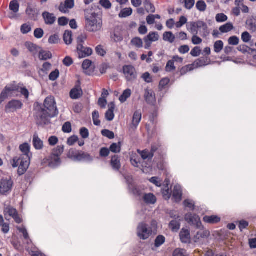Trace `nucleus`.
<instances>
[{
    "mask_svg": "<svg viewBox=\"0 0 256 256\" xmlns=\"http://www.w3.org/2000/svg\"><path fill=\"white\" fill-rule=\"evenodd\" d=\"M34 118L36 124L45 126L50 123V118L57 116L58 110L54 98L48 96L44 104L36 102L34 104Z\"/></svg>",
    "mask_w": 256,
    "mask_h": 256,
    "instance_id": "obj_1",
    "label": "nucleus"
},
{
    "mask_svg": "<svg viewBox=\"0 0 256 256\" xmlns=\"http://www.w3.org/2000/svg\"><path fill=\"white\" fill-rule=\"evenodd\" d=\"M157 222L156 220H152L151 222V226L144 222H141L138 224L136 228V234L140 240H148L153 234V232L157 231Z\"/></svg>",
    "mask_w": 256,
    "mask_h": 256,
    "instance_id": "obj_2",
    "label": "nucleus"
},
{
    "mask_svg": "<svg viewBox=\"0 0 256 256\" xmlns=\"http://www.w3.org/2000/svg\"><path fill=\"white\" fill-rule=\"evenodd\" d=\"M186 28L191 34H199L204 38L207 37L210 34L208 24L202 20L188 23Z\"/></svg>",
    "mask_w": 256,
    "mask_h": 256,
    "instance_id": "obj_3",
    "label": "nucleus"
},
{
    "mask_svg": "<svg viewBox=\"0 0 256 256\" xmlns=\"http://www.w3.org/2000/svg\"><path fill=\"white\" fill-rule=\"evenodd\" d=\"M102 26V20L98 18L95 12L92 13L88 18H86L85 29L88 32H96L101 29Z\"/></svg>",
    "mask_w": 256,
    "mask_h": 256,
    "instance_id": "obj_4",
    "label": "nucleus"
},
{
    "mask_svg": "<svg viewBox=\"0 0 256 256\" xmlns=\"http://www.w3.org/2000/svg\"><path fill=\"white\" fill-rule=\"evenodd\" d=\"M30 163V158L28 156H15L13 158L12 166L18 167V174L19 176L23 175L28 169Z\"/></svg>",
    "mask_w": 256,
    "mask_h": 256,
    "instance_id": "obj_5",
    "label": "nucleus"
},
{
    "mask_svg": "<svg viewBox=\"0 0 256 256\" xmlns=\"http://www.w3.org/2000/svg\"><path fill=\"white\" fill-rule=\"evenodd\" d=\"M64 146L63 145L58 146L53 149L48 160L49 166L52 168H56L60 166L61 160L60 157L64 152Z\"/></svg>",
    "mask_w": 256,
    "mask_h": 256,
    "instance_id": "obj_6",
    "label": "nucleus"
},
{
    "mask_svg": "<svg viewBox=\"0 0 256 256\" xmlns=\"http://www.w3.org/2000/svg\"><path fill=\"white\" fill-rule=\"evenodd\" d=\"M14 181L11 176L0 178V196H7L12 191Z\"/></svg>",
    "mask_w": 256,
    "mask_h": 256,
    "instance_id": "obj_7",
    "label": "nucleus"
},
{
    "mask_svg": "<svg viewBox=\"0 0 256 256\" xmlns=\"http://www.w3.org/2000/svg\"><path fill=\"white\" fill-rule=\"evenodd\" d=\"M123 73L127 82H133L137 78L135 68L132 65H124L122 67Z\"/></svg>",
    "mask_w": 256,
    "mask_h": 256,
    "instance_id": "obj_8",
    "label": "nucleus"
},
{
    "mask_svg": "<svg viewBox=\"0 0 256 256\" xmlns=\"http://www.w3.org/2000/svg\"><path fill=\"white\" fill-rule=\"evenodd\" d=\"M185 220L191 225L195 226L197 228H200L202 224L198 216L192 215L191 213H188L185 215Z\"/></svg>",
    "mask_w": 256,
    "mask_h": 256,
    "instance_id": "obj_9",
    "label": "nucleus"
},
{
    "mask_svg": "<svg viewBox=\"0 0 256 256\" xmlns=\"http://www.w3.org/2000/svg\"><path fill=\"white\" fill-rule=\"evenodd\" d=\"M23 106L22 102L18 100H12L8 102L5 108L6 112H14L18 110H20Z\"/></svg>",
    "mask_w": 256,
    "mask_h": 256,
    "instance_id": "obj_10",
    "label": "nucleus"
},
{
    "mask_svg": "<svg viewBox=\"0 0 256 256\" xmlns=\"http://www.w3.org/2000/svg\"><path fill=\"white\" fill-rule=\"evenodd\" d=\"M144 98L146 102L150 106H154L156 103L155 93L148 88L144 89Z\"/></svg>",
    "mask_w": 256,
    "mask_h": 256,
    "instance_id": "obj_11",
    "label": "nucleus"
},
{
    "mask_svg": "<svg viewBox=\"0 0 256 256\" xmlns=\"http://www.w3.org/2000/svg\"><path fill=\"white\" fill-rule=\"evenodd\" d=\"M4 213L5 216H6V214L12 216L16 224H19L22 222V219L20 217L17 210L14 208L10 206H8L5 208Z\"/></svg>",
    "mask_w": 256,
    "mask_h": 256,
    "instance_id": "obj_12",
    "label": "nucleus"
},
{
    "mask_svg": "<svg viewBox=\"0 0 256 256\" xmlns=\"http://www.w3.org/2000/svg\"><path fill=\"white\" fill-rule=\"evenodd\" d=\"M80 82L78 80L75 86L70 91V97L72 100L78 99L82 95L83 92L80 86Z\"/></svg>",
    "mask_w": 256,
    "mask_h": 256,
    "instance_id": "obj_13",
    "label": "nucleus"
},
{
    "mask_svg": "<svg viewBox=\"0 0 256 256\" xmlns=\"http://www.w3.org/2000/svg\"><path fill=\"white\" fill-rule=\"evenodd\" d=\"M174 219L170 222L168 224L169 228L172 232H177L180 228V218L179 216H171Z\"/></svg>",
    "mask_w": 256,
    "mask_h": 256,
    "instance_id": "obj_14",
    "label": "nucleus"
},
{
    "mask_svg": "<svg viewBox=\"0 0 256 256\" xmlns=\"http://www.w3.org/2000/svg\"><path fill=\"white\" fill-rule=\"evenodd\" d=\"M180 238L183 244H190V232L188 230L182 228L180 232Z\"/></svg>",
    "mask_w": 256,
    "mask_h": 256,
    "instance_id": "obj_15",
    "label": "nucleus"
},
{
    "mask_svg": "<svg viewBox=\"0 0 256 256\" xmlns=\"http://www.w3.org/2000/svg\"><path fill=\"white\" fill-rule=\"evenodd\" d=\"M74 6V0H66L64 4L61 2L59 6V10L63 13H66L68 10L72 8Z\"/></svg>",
    "mask_w": 256,
    "mask_h": 256,
    "instance_id": "obj_16",
    "label": "nucleus"
},
{
    "mask_svg": "<svg viewBox=\"0 0 256 256\" xmlns=\"http://www.w3.org/2000/svg\"><path fill=\"white\" fill-rule=\"evenodd\" d=\"M25 46L34 56H35L38 54V52H39L40 50L42 49L41 47L30 42H25Z\"/></svg>",
    "mask_w": 256,
    "mask_h": 256,
    "instance_id": "obj_17",
    "label": "nucleus"
},
{
    "mask_svg": "<svg viewBox=\"0 0 256 256\" xmlns=\"http://www.w3.org/2000/svg\"><path fill=\"white\" fill-rule=\"evenodd\" d=\"M182 195V191L181 186L179 184L174 186V188L172 196L174 198L176 202H178L181 201Z\"/></svg>",
    "mask_w": 256,
    "mask_h": 256,
    "instance_id": "obj_18",
    "label": "nucleus"
},
{
    "mask_svg": "<svg viewBox=\"0 0 256 256\" xmlns=\"http://www.w3.org/2000/svg\"><path fill=\"white\" fill-rule=\"evenodd\" d=\"M110 164L113 170L118 172L121 168L120 160L118 155H114L112 157Z\"/></svg>",
    "mask_w": 256,
    "mask_h": 256,
    "instance_id": "obj_19",
    "label": "nucleus"
},
{
    "mask_svg": "<svg viewBox=\"0 0 256 256\" xmlns=\"http://www.w3.org/2000/svg\"><path fill=\"white\" fill-rule=\"evenodd\" d=\"M20 150L22 152L19 156L23 157V156H28V158H31L32 154L30 152V146L27 142H24L20 146Z\"/></svg>",
    "mask_w": 256,
    "mask_h": 256,
    "instance_id": "obj_20",
    "label": "nucleus"
},
{
    "mask_svg": "<svg viewBox=\"0 0 256 256\" xmlns=\"http://www.w3.org/2000/svg\"><path fill=\"white\" fill-rule=\"evenodd\" d=\"M109 108L106 112V118L108 121H112L114 118V110L116 107L114 102H110L108 104Z\"/></svg>",
    "mask_w": 256,
    "mask_h": 256,
    "instance_id": "obj_21",
    "label": "nucleus"
},
{
    "mask_svg": "<svg viewBox=\"0 0 256 256\" xmlns=\"http://www.w3.org/2000/svg\"><path fill=\"white\" fill-rule=\"evenodd\" d=\"M77 161H84L88 162H91L94 160V158L89 154L80 151V154L76 156Z\"/></svg>",
    "mask_w": 256,
    "mask_h": 256,
    "instance_id": "obj_22",
    "label": "nucleus"
},
{
    "mask_svg": "<svg viewBox=\"0 0 256 256\" xmlns=\"http://www.w3.org/2000/svg\"><path fill=\"white\" fill-rule=\"evenodd\" d=\"M42 16L46 24H52L56 20V18L54 14L48 12H44Z\"/></svg>",
    "mask_w": 256,
    "mask_h": 256,
    "instance_id": "obj_23",
    "label": "nucleus"
},
{
    "mask_svg": "<svg viewBox=\"0 0 256 256\" xmlns=\"http://www.w3.org/2000/svg\"><path fill=\"white\" fill-rule=\"evenodd\" d=\"M142 112L140 110H136L134 114L132 120V125L136 128L142 120Z\"/></svg>",
    "mask_w": 256,
    "mask_h": 256,
    "instance_id": "obj_24",
    "label": "nucleus"
},
{
    "mask_svg": "<svg viewBox=\"0 0 256 256\" xmlns=\"http://www.w3.org/2000/svg\"><path fill=\"white\" fill-rule=\"evenodd\" d=\"M246 28L250 32H256V16H252L246 20Z\"/></svg>",
    "mask_w": 256,
    "mask_h": 256,
    "instance_id": "obj_25",
    "label": "nucleus"
},
{
    "mask_svg": "<svg viewBox=\"0 0 256 256\" xmlns=\"http://www.w3.org/2000/svg\"><path fill=\"white\" fill-rule=\"evenodd\" d=\"M32 144L36 150H40L43 148V142L39 138L37 134H34L33 136Z\"/></svg>",
    "mask_w": 256,
    "mask_h": 256,
    "instance_id": "obj_26",
    "label": "nucleus"
},
{
    "mask_svg": "<svg viewBox=\"0 0 256 256\" xmlns=\"http://www.w3.org/2000/svg\"><path fill=\"white\" fill-rule=\"evenodd\" d=\"M77 52L80 58H84L91 56L92 54V50L90 48H84L77 50Z\"/></svg>",
    "mask_w": 256,
    "mask_h": 256,
    "instance_id": "obj_27",
    "label": "nucleus"
},
{
    "mask_svg": "<svg viewBox=\"0 0 256 256\" xmlns=\"http://www.w3.org/2000/svg\"><path fill=\"white\" fill-rule=\"evenodd\" d=\"M203 220L204 222L208 224H214L219 222L220 220V218L218 216H206L204 217Z\"/></svg>",
    "mask_w": 256,
    "mask_h": 256,
    "instance_id": "obj_28",
    "label": "nucleus"
},
{
    "mask_svg": "<svg viewBox=\"0 0 256 256\" xmlns=\"http://www.w3.org/2000/svg\"><path fill=\"white\" fill-rule=\"evenodd\" d=\"M138 152L140 154L142 158L144 160H151L153 158V154L150 152V150L145 149L143 150H138Z\"/></svg>",
    "mask_w": 256,
    "mask_h": 256,
    "instance_id": "obj_29",
    "label": "nucleus"
},
{
    "mask_svg": "<svg viewBox=\"0 0 256 256\" xmlns=\"http://www.w3.org/2000/svg\"><path fill=\"white\" fill-rule=\"evenodd\" d=\"M38 58L40 60H46L52 58V54L50 51H45L42 49L39 51Z\"/></svg>",
    "mask_w": 256,
    "mask_h": 256,
    "instance_id": "obj_30",
    "label": "nucleus"
},
{
    "mask_svg": "<svg viewBox=\"0 0 256 256\" xmlns=\"http://www.w3.org/2000/svg\"><path fill=\"white\" fill-rule=\"evenodd\" d=\"M210 235V232L208 230L198 232L194 236V242H197L201 239L208 238Z\"/></svg>",
    "mask_w": 256,
    "mask_h": 256,
    "instance_id": "obj_31",
    "label": "nucleus"
},
{
    "mask_svg": "<svg viewBox=\"0 0 256 256\" xmlns=\"http://www.w3.org/2000/svg\"><path fill=\"white\" fill-rule=\"evenodd\" d=\"M5 88L10 96L14 92H18L20 90L19 85H17L15 81L12 82L9 85L6 86Z\"/></svg>",
    "mask_w": 256,
    "mask_h": 256,
    "instance_id": "obj_32",
    "label": "nucleus"
},
{
    "mask_svg": "<svg viewBox=\"0 0 256 256\" xmlns=\"http://www.w3.org/2000/svg\"><path fill=\"white\" fill-rule=\"evenodd\" d=\"M144 200L146 204H154L156 202V198L152 193L146 194L144 196Z\"/></svg>",
    "mask_w": 256,
    "mask_h": 256,
    "instance_id": "obj_33",
    "label": "nucleus"
},
{
    "mask_svg": "<svg viewBox=\"0 0 256 256\" xmlns=\"http://www.w3.org/2000/svg\"><path fill=\"white\" fill-rule=\"evenodd\" d=\"M87 36L86 34H81L78 36L77 38V47L76 50H80L84 48V41L86 40Z\"/></svg>",
    "mask_w": 256,
    "mask_h": 256,
    "instance_id": "obj_34",
    "label": "nucleus"
},
{
    "mask_svg": "<svg viewBox=\"0 0 256 256\" xmlns=\"http://www.w3.org/2000/svg\"><path fill=\"white\" fill-rule=\"evenodd\" d=\"M72 32L70 30H66L64 32L63 35V39L64 43L66 45H69L72 42Z\"/></svg>",
    "mask_w": 256,
    "mask_h": 256,
    "instance_id": "obj_35",
    "label": "nucleus"
},
{
    "mask_svg": "<svg viewBox=\"0 0 256 256\" xmlns=\"http://www.w3.org/2000/svg\"><path fill=\"white\" fill-rule=\"evenodd\" d=\"M18 230L22 234L24 238L26 240V242L28 244L32 242V240L30 238L28 230L25 226H22V228H18Z\"/></svg>",
    "mask_w": 256,
    "mask_h": 256,
    "instance_id": "obj_36",
    "label": "nucleus"
},
{
    "mask_svg": "<svg viewBox=\"0 0 256 256\" xmlns=\"http://www.w3.org/2000/svg\"><path fill=\"white\" fill-rule=\"evenodd\" d=\"M166 242V238L163 235H158L154 240V246L156 248L161 246Z\"/></svg>",
    "mask_w": 256,
    "mask_h": 256,
    "instance_id": "obj_37",
    "label": "nucleus"
},
{
    "mask_svg": "<svg viewBox=\"0 0 256 256\" xmlns=\"http://www.w3.org/2000/svg\"><path fill=\"white\" fill-rule=\"evenodd\" d=\"M175 38L174 35L171 32H166L163 34V40L171 44L174 42Z\"/></svg>",
    "mask_w": 256,
    "mask_h": 256,
    "instance_id": "obj_38",
    "label": "nucleus"
},
{
    "mask_svg": "<svg viewBox=\"0 0 256 256\" xmlns=\"http://www.w3.org/2000/svg\"><path fill=\"white\" fill-rule=\"evenodd\" d=\"M122 144L121 142H118V143H112L110 147V151L115 154L119 153L121 150Z\"/></svg>",
    "mask_w": 256,
    "mask_h": 256,
    "instance_id": "obj_39",
    "label": "nucleus"
},
{
    "mask_svg": "<svg viewBox=\"0 0 256 256\" xmlns=\"http://www.w3.org/2000/svg\"><path fill=\"white\" fill-rule=\"evenodd\" d=\"M132 10L131 8L122 9L119 13L118 16L121 18H126L132 15Z\"/></svg>",
    "mask_w": 256,
    "mask_h": 256,
    "instance_id": "obj_40",
    "label": "nucleus"
},
{
    "mask_svg": "<svg viewBox=\"0 0 256 256\" xmlns=\"http://www.w3.org/2000/svg\"><path fill=\"white\" fill-rule=\"evenodd\" d=\"M234 28V26L231 22H227L226 24L220 26L219 28L222 33H227Z\"/></svg>",
    "mask_w": 256,
    "mask_h": 256,
    "instance_id": "obj_41",
    "label": "nucleus"
},
{
    "mask_svg": "<svg viewBox=\"0 0 256 256\" xmlns=\"http://www.w3.org/2000/svg\"><path fill=\"white\" fill-rule=\"evenodd\" d=\"M132 46H136L138 48H140L143 47V42L141 38L139 37H135L132 39L130 42Z\"/></svg>",
    "mask_w": 256,
    "mask_h": 256,
    "instance_id": "obj_42",
    "label": "nucleus"
},
{
    "mask_svg": "<svg viewBox=\"0 0 256 256\" xmlns=\"http://www.w3.org/2000/svg\"><path fill=\"white\" fill-rule=\"evenodd\" d=\"M144 4L148 12L154 13L155 12V7L150 0H145Z\"/></svg>",
    "mask_w": 256,
    "mask_h": 256,
    "instance_id": "obj_43",
    "label": "nucleus"
},
{
    "mask_svg": "<svg viewBox=\"0 0 256 256\" xmlns=\"http://www.w3.org/2000/svg\"><path fill=\"white\" fill-rule=\"evenodd\" d=\"M196 67L198 68L208 65V59L206 58L201 57L194 61Z\"/></svg>",
    "mask_w": 256,
    "mask_h": 256,
    "instance_id": "obj_44",
    "label": "nucleus"
},
{
    "mask_svg": "<svg viewBox=\"0 0 256 256\" xmlns=\"http://www.w3.org/2000/svg\"><path fill=\"white\" fill-rule=\"evenodd\" d=\"M131 94V90L130 89L128 88L124 90L119 98L120 101L122 103L125 102L130 96Z\"/></svg>",
    "mask_w": 256,
    "mask_h": 256,
    "instance_id": "obj_45",
    "label": "nucleus"
},
{
    "mask_svg": "<svg viewBox=\"0 0 256 256\" xmlns=\"http://www.w3.org/2000/svg\"><path fill=\"white\" fill-rule=\"evenodd\" d=\"M145 38L149 41L154 42L158 40L159 36L157 32H150Z\"/></svg>",
    "mask_w": 256,
    "mask_h": 256,
    "instance_id": "obj_46",
    "label": "nucleus"
},
{
    "mask_svg": "<svg viewBox=\"0 0 256 256\" xmlns=\"http://www.w3.org/2000/svg\"><path fill=\"white\" fill-rule=\"evenodd\" d=\"M100 114L98 110H95L92 113V118L94 125L100 126V120H99Z\"/></svg>",
    "mask_w": 256,
    "mask_h": 256,
    "instance_id": "obj_47",
    "label": "nucleus"
},
{
    "mask_svg": "<svg viewBox=\"0 0 256 256\" xmlns=\"http://www.w3.org/2000/svg\"><path fill=\"white\" fill-rule=\"evenodd\" d=\"M162 192L164 198L166 200H168L172 195V191L169 187L166 186L162 189Z\"/></svg>",
    "mask_w": 256,
    "mask_h": 256,
    "instance_id": "obj_48",
    "label": "nucleus"
},
{
    "mask_svg": "<svg viewBox=\"0 0 256 256\" xmlns=\"http://www.w3.org/2000/svg\"><path fill=\"white\" fill-rule=\"evenodd\" d=\"M20 4L16 0H13L10 4V9L14 13L18 12Z\"/></svg>",
    "mask_w": 256,
    "mask_h": 256,
    "instance_id": "obj_49",
    "label": "nucleus"
},
{
    "mask_svg": "<svg viewBox=\"0 0 256 256\" xmlns=\"http://www.w3.org/2000/svg\"><path fill=\"white\" fill-rule=\"evenodd\" d=\"M183 205L185 208H189L192 210H194L195 209V203L191 200L186 199L183 202Z\"/></svg>",
    "mask_w": 256,
    "mask_h": 256,
    "instance_id": "obj_50",
    "label": "nucleus"
},
{
    "mask_svg": "<svg viewBox=\"0 0 256 256\" xmlns=\"http://www.w3.org/2000/svg\"><path fill=\"white\" fill-rule=\"evenodd\" d=\"M111 38L116 42H120L122 41L123 36L122 34L119 32H114V33L111 35Z\"/></svg>",
    "mask_w": 256,
    "mask_h": 256,
    "instance_id": "obj_51",
    "label": "nucleus"
},
{
    "mask_svg": "<svg viewBox=\"0 0 256 256\" xmlns=\"http://www.w3.org/2000/svg\"><path fill=\"white\" fill-rule=\"evenodd\" d=\"M224 48V42L222 40H218L214 44V50L216 53H219Z\"/></svg>",
    "mask_w": 256,
    "mask_h": 256,
    "instance_id": "obj_52",
    "label": "nucleus"
},
{
    "mask_svg": "<svg viewBox=\"0 0 256 256\" xmlns=\"http://www.w3.org/2000/svg\"><path fill=\"white\" fill-rule=\"evenodd\" d=\"M174 60H169L166 63V72H172L176 70Z\"/></svg>",
    "mask_w": 256,
    "mask_h": 256,
    "instance_id": "obj_53",
    "label": "nucleus"
},
{
    "mask_svg": "<svg viewBox=\"0 0 256 256\" xmlns=\"http://www.w3.org/2000/svg\"><path fill=\"white\" fill-rule=\"evenodd\" d=\"M129 192L134 196H140L142 194V190L134 185L131 188H128Z\"/></svg>",
    "mask_w": 256,
    "mask_h": 256,
    "instance_id": "obj_54",
    "label": "nucleus"
},
{
    "mask_svg": "<svg viewBox=\"0 0 256 256\" xmlns=\"http://www.w3.org/2000/svg\"><path fill=\"white\" fill-rule=\"evenodd\" d=\"M196 8L200 12H204L206 8V4L202 0H198L196 4Z\"/></svg>",
    "mask_w": 256,
    "mask_h": 256,
    "instance_id": "obj_55",
    "label": "nucleus"
},
{
    "mask_svg": "<svg viewBox=\"0 0 256 256\" xmlns=\"http://www.w3.org/2000/svg\"><path fill=\"white\" fill-rule=\"evenodd\" d=\"M102 134L103 136H106L110 140L113 139L114 138V132L108 130H103L102 131Z\"/></svg>",
    "mask_w": 256,
    "mask_h": 256,
    "instance_id": "obj_56",
    "label": "nucleus"
},
{
    "mask_svg": "<svg viewBox=\"0 0 256 256\" xmlns=\"http://www.w3.org/2000/svg\"><path fill=\"white\" fill-rule=\"evenodd\" d=\"M72 124L69 122H66L62 126V130L64 133H70L72 132Z\"/></svg>",
    "mask_w": 256,
    "mask_h": 256,
    "instance_id": "obj_57",
    "label": "nucleus"
},
{
    "mask_svg": "<svg viewBox=\"0 0 256 256\" xmlns=\"http://www.w3.org/2000/svg\"><path fill=\"white\" fill-rule=\"evenodd\" d=\"M188 19L185 16H181L178 22L176 24V26L177 28L182 27L184 24L187 23Z\"/></svg>",
    "mask_w": 256,
    "mask_h": 256,
    "instance_id": "obj_58",
    "label": "nucleus"
},
{
    "mask_svg": "<svg viewBox=\"0 0 256 256\" xmlns=\"http://www.w3.org/2000/svg\"><path fill=\"white\" fill-rule=\"evenodd\" d=\"M216 21L218 22H222L228 20V16L223 13L218 14L216 16Z\"/></svg>",
    "mask_w": 256,
    "mask_h": 256,
    "instance_id": "obj_59",
    "label": "nucleus"
},
{
    "mask_svg": "<svg viewBox=\"0 0 256 256\" xmlns=\"http://www.w3.org/2000/svg\"><path fill=\"white\" fill-rule=\"evenodd\" d=\"M80 152H78L74 149H70L68 154V156L74 160H77L76 156L80 154Z\"/></svg>",
    "mask_w": 256,
    "mask_h": 256,
    "instance_id": "obj_60",
    "label": "nucleus"
},
{
    "mask_svg": "<svg viewBox=\"0 0 256 256\" xmlns=\"http://www.w3.org/2000/svg\"><path fill=\"white\" fill-rule=\"evenodd\" d=\"M32 30L31 26L27 24H24L22 25L20 30L22 34H27Z\"/></svg>",
    "mask_w": 256,
    "mask_h": 256,
    "instance_id": "obj_61",
    "label": "nucleus"
},
{
    "mask_svg": "<svg viewBox=\"0 0 256 256\" xmlns=\"http://www.w3.org/2000/svg\"><path fill=\"white\" fill-rule=\"evenodd\" d=\"M60 72L58 69H56L54 70L49 75V79L50 80L54 81L59 76Z\"/></svg>",
    "mask_w": 256,
    "mask_h": 256,
    "instance_id": "obj_62",
    "label": "nucleus"
},
{
    "mask_svg": "<svg viewBox=\"0 0 256 256\" xmlns=\"http://www.w3.org/2000/svg\"><path fill=\"white\" fill-rule=\"evenodd\" d=\"M170 80L168 78H162L159 83V88L160 90L164 89L165 86L168 84Z\"/></svg>",
    "mask_w": 256,
    "mask_h": 256,
    "instance_id": "obj_63",
    "label": "nucleus"
},
{
    "mask_svg": "<svg viewBox=\"0 0 256 256\" xmlns=\"http://www.w3.org/2000/svg\"><path fill=\"white\" fill-rule=\"evenodd\" d=\"M186 250L183 248H176L173 252V256H187L185 255Z\"/></svg>",
    "mask_w": 256,
    "mask_h": 256,
    "instance_id": "obj_64",
    "label": "nucleus"
}]
</instances>
